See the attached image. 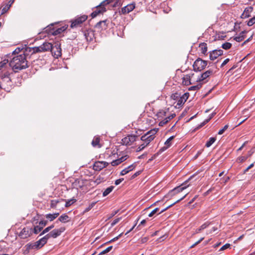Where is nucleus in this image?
I'll list each match as a JSON object with an SVG mask.
<instances>
[{
	"label": "nucleus",
	"instance_id": "9b49d317",
	"mask_svg": "<svg viewBox=\"0 0 255 255\" xmlns=\"http://www.w3.org/2000/svg\"><path fill=\"white\" fill-rule=\"evenodd\" d=\"M32 234V229L31 227H25L23 228L19 234V236L21 239H26Z\"/></svg>",
	"mask_w": 255,
	"mask_h": 255
},
{
	"label": "nucleus",
	"instance_id": "b1692460",
	"mask_svg": "<svg viewBox=\"0 0 255 255\" xmlns=\"http://www.w3.org/2000/svg\"><path fill=\"white\" fill-rule=\"evenodd\" d=\"M14 0H9L7 4H6L1 9L0 15H1L6 12L10 7L11 5L14 2Z\"/></svg>",
	"mask_w": 255,
	"mask_h": 255
},
{
	"label": "nucleus",
	"instance_id": "f704fd0d",
	"mask_svg": "<svg viewBox=\"0 0 255 255\" xmlns=\"http://www.w3.org/2000/svg\"><path fill=\"white\" fill-rule=\"evenodd\" d=\"M54 224H52L51 225V226H48L47 227H46L45 229H44L42 232L40 233V234L39 235V236H42L45 234H46V233H48V232H49L52 229H53L54 227Z\"/></svg>",
	"mask_w": 255,
	"mask_h": 255
},
{
	"label": "nucleus",
	"instance_id": "f8f14e48",
	"mask_svg": "<svg viewBox=\"0 0 255 255\" xmlns=\"http://www.w3.org/2000/svg\"><path fill=\"white\" fill-rule=\"evenodd\" d=\"M108 165L109 163L106 161H96L94 164L93 169L96 171H100L103 168L106 167Z\"/></svg>",
	"mask_w": 255,
	"mask_h": 255
},
{
	"label": "nucleus",
	"instance_id": "6e6d98bb",
	"mask_svg": "<svg viewBox=\"0 0 255 255\" xmlns=\"http://www.w3.org/2000/svg\"><path fill=\"white\" fill-rule=\"evenodd\" d=\"M166 116V112L164 111H161L157 113V116L158 118H161L162 116Z\"/></svg>",
	"mask_w": 255,
	"mask_h": 255
},
{
	"label": "nucleus",
	"instance_id": "052dcab7",
	"mask_svg": "<svg viewBox=\"0 0 255 255\" xmlns=\"http://www.w3.org/2000/svg\"><path fill=\"white\" fill-rule=\"evenodd\" d=\"M141 173V171H138L136 172L134 174H133L131 176L130 179H134V178H135L136 177L138 176L139 174H140Z\"/></svg>",
	"mask_w": 255,
	"mask_h": 255
},
{
	"label": "nucleus",
	"instance_id": "7ed1b4c3",
	"mask_svg": "<svg viewBox=\"0 0 255 255\" xmlns=\"http://www.w3.org/2000/svg\"><path fill=\"white\" fill-rule=\"evenodd\" d=\"M49 45H41L39 46L29 47L27 46V44H24V48L23 50V54L22 56H25V59L28 57H30L31 55L36 53L43 52V50H46Z\"/></svg>",
	"mask_w": 255,
	"mask_h": 255
},
{
	"label": "nucleus",
	"instance_id": "c03bdc74",
	"mask_svg": "<svg viewBox=\"0 0 255 255\" xmlns=\"http://www.w3.org/2000/svg\"><path fill=\"white\" fill-rule=\"evenodd\" d=\"M232 47V44L229 42H225L222 45V47L224 49L228 50Z\"/></svg>",
	"mask_w": 255,
	"mask_h": 255
},
{
	"label": "nucleus",
	"instance_id": "f03ea898",
	"mask_svg": "<svg viewBox=\"0 0 255 255\" xmlns=\"http://www.w3.org/2000/svg\"><path fill=\"white\" fill-rule=\"evenodd\" d=\"M0 85L2 89L9 92L12 86V83L9 77V73L7 71H1L0 73Z\"/></svg>",
	"mask_w": 255,
	"mask_h": 255
},
{
	"label": "nucleus",
	"instance_id": "8fccbe9b",
	"mask_svg": "<svg viewBox=\"0 0 255 255\" xmlns=\"http://www.w3.org/2000/svg\"><path fill=\"white\" fill-rule=\"evenodd\" d=\"M255 23V16L251 18L247 22L249 26H252Z\"/></svg>",
	"mask_w": 255,
	"mask_h": 255
},
{
	"label": "nucleus",
	"instance_id": "5701e85b",
	"mask_svg": "<svg viewBox=\"0 0 255 255\" xmlns=\"http://www.w3.org/2000/svg\"><path fill=\"white\" fill-rule=\"evenodd\" d=\"M136 167V164L133 163L128 167L124 169L120 173V175L122 176L125 175L128 173L129 171L133 170Z\"/></svg>",
	"mask_w": 255,
	"mask_h": 255
},
{
	"label": "nucleus",
	"instance_id": "a18cd8bd",
	"mask_svg": "<svg viewBox=\"0 0 255 255\" xmlns=\"http://www.w3.org/2000/svg\"><path fill=\"white\" fill-rule=\"evenodd\" d=\"M113 248V246H110L108 248H107L106 249L101 252L99 255H103L104 254H106L108 253H109L110 251H111V250Z\"/></svg>",
	"mask_w": 255,
	"mask_h": 255
},
{
	"label": "nucleus",
	"instance_id": "4be33fe9",
	"mask_svg": "<svg viewBox=\"0 0 255 255\" xmlns=\"http://www.w3.org/2000/svg\"><path fill=\"white\" fill-rule=\"evenodd\" d=\"M95 27L99 28V30H105L107 29V20L100 21L95 25Z\"/></svg>",
	"mask_w": 255,
	"mask_h": 255
},
{
	"label": "nucleus",
	"instance_id": "bf43d9fd",
	"mask_svg": "<svg viewBox=\"0 0 255 255\" xmlns=\"http://www.w3.org/2000/svg\"><path fill=\"white\" fill-rule=\"evenodd\" d=\"M139 219H137L136 221H135V223L134 224V225L132 226V227L130 228V229L128 231H127L126 234H125V235H128L129 233H130L134 228V227H135V226L137 224V223Z\"/></svg>",
	"mask_w": 255,
	"mask_h": 255
},
{
	"label": "nucleus",
	"instance_id": "a211bd4d",
	"mask_svg": "<svg viewBox=\"0 0 255 255\" xmlns=\"http://www.w3.org/2000/svg\"><path fill=\"white\" fill-rule=\"evenodd\" d=\"M135 8V5L133 3L129 4L123 7L121 12L123 14L128 13L131 11Z\"/></svg>",
	"mask_w": 255,
	"mask_h": 255
},
{
	"label": "nucleus",
	"instance_id": "37998d69",
	"mask_svg": "<svg viewBox=\"0 0 255 255\" xmlns=\"http://www.w3.org/2000/svg\"><path fill=\"white\" fill-rule=\"evenodd\" d=\"M8 60H4L3 61L0 62V70L3 71V69L6 66L7 63H8Z\"/></svg>",
	"mask_w": 255,
	"mask_h": 255
},
{
	"label": "nucleus",
	"instance_id": "09e8293b",
	"mask_svg": "<svg viewBox=\"0 0 255 255\" xmlns=\"http://www.w3.org/2000/svg\"><path fill=\"white\" fill-rule=\"evenodd\" d=\"M121 163V160H120L119 158L116 160H113L111 162V164L112 166H117Z\"/></svg>",
	"mask_w": 255,
	"mask_h": 255
},
{
	"label": "nucleus",
	"instance_id": "72a5a7b5",
	"mask_svg": "<svg viewBox=\"0 0 255 255\" xmlns=\"http://www.w3.org/2000/svg\"><path fill=\"white\" fill-rule=\"evenodd\" d=\"M157 130L155 129H152L148 131H147L146 133H145L144 135H146V136H149L151 135V136H152L153 137V139L155 138L154 135L157 132Z\"/></svg>",
	"mask_w": 255,
	"mask_h": 255
},
{
	"label": "nucleus",
	"instance_id": "a19ab883",
	"mask_svg": "<svg viewBox=\"0 0 255 255\" xmlns=\"http://www.w3.org/2000/svg\"><path fill=\"white\" fill-rule=\"evenodd\" d=\"M42 229V227H40L39 225L36 226L34 227L33 230H32V233H34L35 234H37L39 233Z\"/></svg>",
	"mask_w": 255,
	"mask_h": 255
},
{
	"label": "nucleus",
	"instance_id": "49530a36",
	"mask_svg": "<svg viewBox=\"0 0 255 255\" xmlns=\"http://www.w3.org/2000/svg\"><path fill=\"white\" fill-rule=\"evenodd\" d=\"M180 95V94H178V93H175L172 94L171 97L173 100H176L177 102Z\"/></svg>",
	"mask_w": 255,
	"mask_h": 255
},
{
	"label": "nucleus",
	"instance_id": "f3484780",
	"mask_svg": "<svg viewBox=\"0 0 255 255\" xmlns=\"http://www.w3.org/2000/svg\"><path fill=\"white\" fill-rule=\"evenodd\" d=\"M65 230V227H60L59 229H54L53 230L50 232L52 238H57V237L59 236L62 233L64 232Z\"/></svg>",
	"mask_w": 255,
	"mask_h": 255
},
{
	"label": "nucleus",
	"instance_id": "0e129e2a",
	"mask_svg": "<svg viewBox=\"0 0 255 255\" xmlns=\"http://www.w3.org/2000/svg\"><path fill=\"white\" fill-rule=\"evenodd\" d=\"M234 39L237 42H241L243 41V38L242 39V37H241L240 35L235 36Z\"/></svg>",
	"mask_w": 255,
	"mask_h": 255
},
{
	"label": "nucleus",
	"instance_id": "39448f33",
	"mask_svg": "<svg viewBox=\"0 0 255 255\" xmlns=\"http://www.w3.org/2000/svg\"><path fill=\"white\" fill-rule=\"evenodd\" d=\"M195 176V174L191 176L187 180L184 181L183 183H182L180 185L174 188L172 190L170 191L168 194L165 196V197H172L174 196L175 194L182 192L184 189H186L189 186L190 184H188L189 181Z\"/></svg>",
	"mask_w": 255,
	"mask_h": 255
},
{
	"label": "nucleus",
	"instance_id": "f257e3e1",
	"mask_svg": "<svg viewBox=\"0 0 255 255\" xmlns=\"http://www.w3.org/2000/svg\"><path fill=\"white\" fill-rule=\"evenodd\" d=\"M9 65L15 73L28 67L25 56H22V54L14 56L10 60Z\"/></svg>",
	"mask_w": 255,
	"mask_h": 255
},
{
	"label": "nucleus",
	"instance_id": "412c9836",
	"mask_svg": "<svg viewBox=\"0 0 255 255\" xmlns=\"http://www.w3.org/2000/svg\"><path fill=\"white\" fill-rule=\"evenodd\" d=\"M253 7L252 6H249L246 7L241 16V18H246L250 16V13L253 11Z\"/></svg>",
	"mask_w": 255,
	"mask_h": 255
},
{
	"label": "nucleus",
	"instance_id": "3c124183",
	"mask_svg": "<svg viewBox=\"0 0 255 255\" xmlns=\"http://www.w3.org/2000/svg\"><path fill=\"white\" fill-rule=\"evenodd\" d=\"M176 115L175 113L171 114L170 116H168L167 117L165 118L164 119L165 121H167V123L170 121L171 120H172L173 118L175 117Z\"/></svg>",
	"mask_w": 255,
	"mask_h": 255
},
{
	"label": "nucleus",
	"instance_id": "4c0bfd02",
	"mask_svg": "<svg viewBox=\"0 0 255 255\" xmlns=\"http://www.w3.org/2000/svg\"><path fill=\"white\" fill-rule=\"evenodd\" d=\"M24 48V45H22L19 47H17L13 52L12 54H18L20 51H22L23 52Z\"/></svg>",
	"mask_w": 255,
	"mask_h": 255
},
{
	"label": "nucleus",
	"instance_id": "dca6fc26",
	"mask_svg": "<svg viewBox=\"0 0 255 255\" xmlns=\"http://www.w3.org/2000/svg\"><path fill=\"white\" fill-rule=\"evenodd\" d=\"M189 95V94L188 93H185L182 96L180 95L177 103V106L179 107L182 106L188 99Z\"/></svg>",
	"mask_w": 255,
	"mask_h": 255
},
{
	"label": "nucleus",
	"instance_id": "bb28decb",
	"mask_svg": "<svg viewBox=\"0 0 255 255\" xmlns=\"http://www.w3.org/2000/svg\"><path fill=\"white\" fill-rule=\"evenodd\" d=\"M83 36L87 41H92L95 37L94 33H83Z\"/></svg>",
	"mask_w": 255,
	"mask_h": 255
},
{
	"label": "nucleus",
	"instance_id": "c85d7f7f",
	"mask_svg": "<svg viewBox=\"0 0 255 255\" xmlns=\"http://www.w3.org/2000/svg\"><path fill=\"white\" fill-rule=\"evenodd\" d=\"M199 47L200 48L201 53L204 55H206L207 54V45L206 43H201L199 45Z\"/></svg>",
	"mask_w": 255,
	"mask_h": 255
},
{
	"label": "nucleus",
	"instance_id": "de8ad7c7",
	"mask_svg": "<svg viewBox=\"0 0 255 255\" xmlns=\"http://www.w3.org/2000/svg\"><path fill=\"white\" fill-rule=\"evenodd\" d=\"M248 157L246 156H240L237 158V161L239 163H242L244 161H245L247 159Z\"/></svg>",
	"mask_w": 255,
	"mask_h": 255
},
{
	"label": "nucleus",
	"instance_id": "423d86ee",
	"mask_svg": "<svg viewBox=\"0 0 255 255\" xmlns=\"http://www.w3.org/2000/svg\"><path fill=\"white\" fill-rule=\"evenodd\" d=\"M207 64V61L198 58L194 62L193 65V70L195 72L201 71L206 68Z\"/></svg>",
	"mask_w": 255,
	"mask_h": 255
},
{
	"label": "nucleus",
	"instance_id": "6ab92c4d",
	"mask_svg": "<svg viewBox=\"0 0 255 255\" xmlns=\"http://www.w3.org/2000/svg\"><path fill=\"white\" fill-rule=\"evenodd\" d=\"M140 140L143 141V144L147 146L149 143L153 140V137L149 136H146V135H143L140 137Z\"/></svg>",
	"mask_w": 255,
	"mask_h": 255
},
{
	"label": "nucleus",
	"instance_id": "9d476101",
	"mask_svg": "<svg viewBox=\"0 0 255 255\" xmlns=\"http://www.w3.org/2000/svg\"><path fill=\"white\" fill-rule=\"evenodd\" d=\"M138 136L134 134H128L122 139V143L126 146L131 145Z\"/></svg>",
	"mask_w": 255,
	"mask_h": 255
},
{
	"label": "nucleus",
	"instance_id": "473e14b6",
	"mask_svg": "<svg viewBox=\"0 0 255 255\" xmlns=\"http://www.w3.org/2000/svg\"><path fill=\"white\" fill-rule=\"evenodd\" d=\"M210 223L208 222H206L203 224L202 225L200 226V227L198 229H197L195 231V234L199 233L202 230L206 229L209 225Z\"/></svg>",
	"mask_w": 255,
	"mask_h": 255
},
{
	"label": "nucleus",
	"instance_id": "13d9d810",
	"mask_svg": "<svg viewBox=\"0 0 255 255\" xmlns=\"http://www.w3.org/2000/svg\"><path fill=\"white\" fill-rule=\"evenodd\" d=\"M139 219H137L136 221H135V223L134 224V225L132 226V227L130 228V229L128 231H127L126 234H125V235H128L129 233H130L134 228V227H135V226L137 224V223Z\"/></svg>",
	"mask_w": 255,
	"mask_h": 255
},
{
	"label": "nucleus",
	"instance_id": "58836bf2",
	"mask_svg": "<svg viewBox=\"0 0 255 255\" xmlns=\"http://www.w3.org/2000/svg\"><path fill=\"white\" fill-rule=\"evenodd\" d=\"M202 87L201 84H197V85L193 86L189 88V91H197L199 90Z\"/></svg>",
	"mask_w": 255,
	"mask_h": 255
},
{
	"label": "nucleus",
	"instance_id": "680f3d73",
	"mask_svg": "<svg viewBox=\"0 0 255 255\" xmlns=\"http://www.w3.org/2000/svg\"><path fill=\"white\" fill-rule=\"evenodd\" d=\"M230 59L229 58H227L223 62V63L221 64V66H220V67L221 68H222L223 66H224L225 65H226L229 61H230Z\"/></svg>",
	"mask_w": 255,
	"mask_h": 255
},
{
	"label": "nucleus",
	"instance_id": "393cba45",
	"mask_svg": "<svg viewBox=\"0 0 255 255\" xmlns=\"http://www.w3.org/2000/svg\"><path fill=\"white\" fill-rule=\"evenodd\" d=\"M191 76L189 74L184 75L182 78V84L183 85L188 86L191 84Z\"/></svg>",
	"mask_w": 255,
	"mask_h": 255
},
{
	"label": "nucleus",
	"instance_id": "603ef678",
	"mask_svg": "<svg viewBox=\"0 0 255 255\" xmlns=\"http://www.w3.org/2000/svg\"><path fill=\"white\" fill-rule=\"evenodd\" d=\"M228 127L229 126L228 125H225L223 128L219 130V131H218V134H222L224 132V131L228 128Z\"/></svg>",
	"mask_w": 255,
	"mask_h": 255
},
{
	"label": "nucleus",
	"instance_id": "864d4df0",
	"mask_svg": "<svg viewBox=\"0 0 255 255\" xmlns=\"http://www.w3.org/2000/svg\"><path fill=\"white\" fill-rule=\"evenodd\" d=\"M111 2V0H105L99 6L104 7L105 5L108 4Z\"/></svg>",
	"mask_w": 255,
	"mask_h": 255
},
{
	"label": "nucleus",
	"instance_id": "4d7b16f0",
	"mask_svg": "<svg viewBox=\"0 0 255 255\" xmlns=\"http://www.w3.org/2000/svg\"><path fill=\"white\" fill-rule=\"evenodd\" d=\"M158 210L159 208H156L151 213L149 214L148 216L149 217H152Z\"/></svg>",
	"mask_w": 255,
	"mask_h": 255
},
{
	"label": "nucleus",
	"instance_id": "e2e57ef3",
	"mask_svg": "<svg viewBox=\"0 0 255 255\" xmlns=\"http://www.w3.org/2000/svg\"><path fill=\"white\" fill-rule=\"evenodd\" d=\"M230 247V244H226L225 245L223 246L222 248L220 249V251H223L225 250L228 248H229Z\"/></svg>",
	"mask_w": 255,
	"mask_h": 255
},
{
	"label": "nucleus",
	"instance_id": "0eeeda50",
	"mask_svg": "<svg viewBox=\"0 0 255 255\" xmlns=\"http://www.w3.org/2000/svg\"><path fill=\"white\" fill-rule=\"evenodd\" d=\"M44 245L45 244L44 243H43V241L40 239L36 242L27 244L25 246V247L26 248V250L29 252V251L32 250H38L42 248Z\"/></svg>",
	"mask_w": 255,
	"mask_h": 255
},
{
	"label": "nucleus",
	"instance_id": "6e6552de",
	"mask_svg": "<svg viewBox=\"0 0 255 255\" xmlns=\"http://www.w3.org/2000/svg\"><path fill=\"white\" fill-rule=\"evenodd\" d=\"M54 23H51L46 27L43 32H64L68 28V25L65 24L64 25L54 27Z\"/></svg>",
	"mask_w": 255,
	"mask_h": 255
},
{
	"label": "nucleus",
	"instance_id": "c9c22d12",
	"mask_svg": "<svg viewBox=\"0 0 255 255\" xmlns=\"http://www.w3.org/2000/svg\"><path fill=\"white\" fill-rule=\"evenodd\" d=\"M216 137H211L209 138V140H208L206 143V146L207 147H209L211 146V145L216 141Z\"/></svg>",
	"mask_w": 255,
	"mask_h": 255
},
{
	"label": "nucleus",
	"instance_id": "aec40b11",
	"mask_svg": "<svg viewBox=\"0 0 255 255\" xmlns=\"http://www.w3.org/2000/svg\"><path fill=\"white\" fill-rule=\"evenodd\" d=\"M106 8L105 7L98 6L97 9L91 13V16L92 18H94L96 17L99 13H102L106 11Z\"/></svg>",
	"mask_w": 255,
	"mask_h": 255
},
{
	"label": "nucleus",
	"instance_id": "cd10ccee",
	"mask_svg": "<svg viewBox=\"0 0 255 255\" xmlns=\"http://www.w3.org/2000/svg\"><path fill=\"white\" fill-rule=\"evenodd\" d=\"M69 216L66 214H63L58 218V220L56 222H61L62 223H66L69 221Z\"/></svg>",
	"mask_w": 255,
	"mask_h": 255
},
{
	"label": "nucleus",
	"instance_id": "2eb2a0df",
	"mask_svg": "<svg viewBox=\"0 0 255 255\" xmlns=\"http://www.w3.org/2000/svg\"><path fill=\"white\" fill-rule=\"evenodd\" d=\"M214 74L213 69H210L200 75L197 80V82H201L206 79L210 76Z\"/></svg>",
	"mask_w": 255,
	"mask_h": 255
},
{
	"label": "nucleus",
	"instance_id": "e433bc0d",
	"mask_svg": "<svg viewBox=\"0 0 255 255\" xmlns=\"http://www.w3.org/2000/svg\"><path fill=\"white\" fill-rule=\"evenodd\" d=\"M76 200L74 198L71 199L70 200H68L66 201L65 206L66 207H68L73 204L75 202H76Z\"/></svg>",
	"mask_w": 255,
	"mask_h": 255
},
{
	"label": "nucleus",
	"instance_id": "2f4dec72",
	"mask_svg": "<svg viewBox=\"0 0 255 255\" xmlns=\"http://www.w3.org/2000/svg\"><path fill=\"white\" fill-rule=\"evenodd\" d=\"M115 187L114 186H111L108 187L103 192V196L105 197L108 195L114 189Z\"/></svg>",
	"mask_w": 255,
	"mask_h": 255
},
{
	"label": "nucleus",
	"instance_id": "338daca9",
	"mask_svg": "<svg viewBox=\"0 0 255 255\" xmlns=\"http://www.w3.org/2000/svg\"><path fill=\"white\" fill-rule=\"evenodd\" d=\"M47 224V221H41L39 223V226L40 227H42V228L43 227L45 226Z\"/></svg>",
	"mask_w": 255,
	"mask_h": 255
},
{
	"label": "nucleus",
	"instance_id": "774afa93",
	"mask_svg": "<svg viewBox=\"0 0 255 255\" xmlns=\"http://www.w3.org/2000/svg\"><path fill=\"white\" fill-rule=\"evenodd\" d=\"M96 203L95 202H93L89 206V207L86 209L85 211H89L90 210H91L95 205Z\"/></svg>",
	"mask_w": 255,
	"mask_h": 255
},
{
	"label": "nucleus",
	"instance_id": "7c9ffc66",
	"mask_svg": "<svg viewBox=\"0 0 255 255\" xmlns=\"http://www.w3.org/2000/svg\"><path fill=\"white\" fill-rule=\"evenodd\" d=\"M187 195V194L185 195L183 197H182V198H181L180 199L177 200L176 201L174 202L173 203L171 204V205H169L168 206L166 207V208H163V210H162L160 213L159 214H161L164 212H165V211H166L167 209H168L169 208L171 207L172 206H173L174 205H175L176 203H178L179 202H180V201L182 200L183 199H184V198L186 197V196Z\"/></svg>",
	"mask_w": 255,
	"mask_h": 255
},
{
	"label": "nucleus",
	"instance_id": "20e7f679",
	"mask_svg": "<svg viewBox=\"0 0 255 255\" xmlns=\"http://www.w3.org/2000/svg\"><path fill=\"white\" fill-rule=\"evenodd\" d=\"M49 45L46 50H43V52L50 51L53 56L56 58H58L61 55V45L59 43H56L55 45H53L51 43L48 42H44L42 45Z\"/></svg>",
	"mask_w": 255,
	"mask_h": 255
},
{
	"label": "nucleus",
	"instance_id": "ddd939ff",
	"mask_svg": "<svg viewBox=\"0 0 255 255\" xmlns=\"http://www.w3.org/2000/svg\"><path fill=\"white\" fill-rule=\"evenodd\" d=\"M223 50L222 49H216L209 52V58L211 60H214L219 56L223 54Z\"/></svg>",
	"mask_w": 255,
	"mask_h": 255
},
{
	"label": "nucleus",
	"instance_id": "ea45409f",
	"mask_svg": "<svg viewBox=\"0 0 255 255\" xmlns=\"http://www.w3.org/2000/svg\"><path fill=\"white\" fill-rule=\"evenodd\" d=\"M51 238H52V236L50 232L41 239L42 241H43V243H44V244L45 245L47 243L48 239Z\"/></svg>",
	"mask_w": 255,
	"mask_h": 255
},
{
	"label": "nucleus",
	"instance_id": "79ce46f5",
	"mask_svg": "<svg viewBox=\"0 0 255 255\" xmlns=\"http://www.w3.org/2000/svg\"><path fill=\"white\" fill-rule=\"evenodd\" d=\"M60 200H51L50 207L51 208H55L56 207L57 204L59 203Z\"/></svg>",
	"mask_w": 255,
	"mask_h": 255
},
{
	"label": "nucleus",
	"instance_id": "4468645a",
	"mask_svg": "<svg viewBox=\"0 0 255 255\" xmlns=\"http://www.w3.org/2000/svg\"><path fill=\"white\" fill-rule=\"evenodd\" d=\"M226 37V33H215L214 35L209 38V41L210 42H212L217 40H223Z\"/></svg>",
	"mask_w": 255,
	"mask_h": 255
},
{
	"label": "nucleus",
	"instance_id": "69168bd1",
	"mask_svg": "<svg viewBox=\"0 0 255 255\" xmlns=\"http://www.w3.org/2000/svg\"><path fill=\"white\" fill-rule=\"evenodd\" d=\"M165 145L166 146V147H165V149H167L169 147H170L171 145V141H169L168 139L166 140V141L164 143Z\"/></svg>",
	"mask_w": 255,
	"mask_h": 255
},
{
	"label": "nucleus",
	"instance_id": "a878e982",
	"mask_svg": "<svg viewBox=\"0 0 255 255\" xmlns=\"http://www.w3.org/2000/svg\"><path fill=\"white\" fill-rule=\"evenodd\" d=\"M100 138L99 136H94L92 141V145L94 147H98L100 148L101 147V144H100Z\"/></svg>",
	"mask_w": 255,
	"mask_h": 255
},
{
	"label": "nucleus",
	"instance_id": "c756f323",
	"mask_svg": "<svg viewBox=\"0 0 255 255\" xmlns=\"http://www.w3.org/2000/svg\"><path fill=\"white\" fill-rule=\"evenodd\" d=\"M59 215V213H55L53 214H48L45 215L46 218L48 219L50 221H53L56 219Z\"/></svg>",
	"mask_w": 255,
	"mask_h": 255
},
{
	"label": "nucleus",
	"instance_id": "5fc2aeb1",
	"mask_svg": "<svg viewBox=\"0 0 255 255\" xmlns=\"http://www.w3.org/2000/svg\"><path fill=\"white\" fill-rule=\"evenodd\" d=\"M145 145L142 143L141 144H140L136 149V152H139V151H140L141 150H142L145 147Z\"/></svg>",
	"mask_w": 255,
	"mask_h": 255
},
{
	"label": "nucleus",
	"instance_id": "1a4fd4ad",
	"mask_svg": "<svg viewBox=\"0 0 255 255\" xmlns=\"http://www.w3.org/2000/svg\"><path fill=\"white\" fill-rule=\"evenodd\" d=\"M87 19V16L85 15L77 17L75 19L71 21L70 27L71 28L81 27L82 23L84 22Z\"/></svg>",
	"mask_w": 255,
	"mask_h": 255
}]
</instances>
